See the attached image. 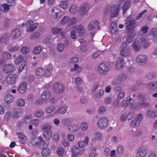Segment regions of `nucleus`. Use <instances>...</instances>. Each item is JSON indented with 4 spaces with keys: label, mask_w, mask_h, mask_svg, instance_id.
<instances>
[{
    "label": "nucleus",
    "mask_w": 157,
    "mask_h": 157,
    "mask_svg": "<svg viewBox=\"0 0 157 157\" xmlns=\"http://www.w3.org/2000/svg\"><path fill=\"white\" fill-rule=\"evenodd\" d=\"M39 138L40 140V147L43 149L41 153L42 155L44 157H47L48 156L49 153H50V150L47 148L48 146V143H46L44 141L41 136H39Z\"/></svg>",
    "instance_id": "obj_1"
},
{
    "label": "nucleus",
    "mask_w": 157,
    "mask_h": 157,
    "mask_svg": "<svg viewBox=\"0 0 157 157\" xmlns=\"http://www.w3.org/2000/svg\"><path fill=\"white\" fill-rule=\"evenodd\" d=\"M109 124V120L105 117H101L98 120L97 123L98 128L100 129H103L106 128Z\"/></svg>",
    "instance_id": "obj_2"
},
{
    "label": "nucleus",
    "mask_w": 157,
    "mask_h": 157,
    "mask_svg": "<svg viewBox=\"0 0 157 157\" xmlns=\"http://www.w3.org/2000/svg\"><path fill=\"white\" fill-rule=\"evenodd\" d=\"M52 88L54 91L58 93H63L65 90V86L60 82L54 83L52 85Z\"/></svg>",
    "instance_id": "obj_3"
},
{
    "label": "nucleus",
    "mask_w": 157,
    "mask_h": 157,
    "mask_svg": "<svg viewBox=\"0 0 157 157\" xmlns=\"http://www.w3.org/2000/svg\"><path fill=\"white\" fill-rule=\"evenodd\" d=\"M136 20L131 16L128 17L125 20V25L126 29L128 30L132 29L136 24Z\"/></svg>",
    "instance_id": "obj_4"
},
{
    "label": "nucleus",
    "mask_w": 157,
    "mask_h": 157,
    "mask_svg": "<svg viewBox=\"0 0 157 157\" xmlns=\"http://www.w3.org/2000/svg\"><path fill=\"white\" fill-rule=\"evenodd\" d=\"M119 5H116L111 7H107L106 9L109 11L110 17H116L118 14V10L119 9Z\"/></svg>",
    "instance_id": "obj_5"
},
{
    "label": "nucleus",
    "mask_w": 157,
    "mask_h": 157,
    "mask_svg": "<svg viewBox=\"0 0 157 157\" xmlns=\"http://www.w3.org/2000/svg\"><path fill=\"white\" fill-rule=\"evenodd\" d=\"M97 70L100 74L105 75L109 71V68L108 64L102 63L98 67Z\"/></svg>",
    "instance_id": "obj_6"
},
{
    "label": "nucleus",
    "mask_w": 157,
    "mask_h": 157,
    "mask_svg": "<svg viewBox=\"0 0 157 157\" xmlns=\"http://www.w3.org/2000/svg\"><path fill=\"white\" fill-rule=\"evenodd\" d=\"M89 5L87 3H84L82 4L79 8L78 12L79 14L82 16L86 13L89 9Z\"/></svg>",
    "instance_id": "obj_7"
},
{
    "label": "nucleus",
    "mask_w": 157,
    "mask_h": 157,
    "mask_svg": "<svg viewBox=\"0 0 157 157\" xmlns=\"http://www.w3.org/2000/svg\"><path fill=\"white\" fill-rule=\"evenodd\" d=\"M26 25L28 27H29L27 29V31L28 32H30L34 31L36 29L38 26V24L36 23L33 24L32 21L29 20L27 22Z\"/></svg>",
    "instance_id": "obj_8"
},
{
    "label": "nucleus",
    "mask_w": 157,
    "mask_h": 157,
    "mask_svg": "<svg viewBox=\"0 0 157 157\" xmlns=\"http://www.w3.org/2000/svg\"><path fill=\"white\" fill-rule=\"evenodd\" d=\"M100 22L98 21H91L88 26V29L89 31H91L94 29H99V24Z\"/></svg>",
    "instance_id": "obj_9"
},
{
    "label": "nucleus",
    "mask_w": 157,
    "mask_h": 157,
    "mask_svg": "<svg viewBox=\"0 0 157 157\" xmlns=\"http://www.w3.org/2000/svg\"><path fill=\"white\" fill-rule=\"evenodd\" d=\"M147 59V57L145 55H140L137 57L136 60L138 63L143 65L145 63Z\"/></svg>",
    "instance_id": "obj_10"
},
{
    "label": "nucleus",
    "mask_w": 157,
    "mask_h": 157,
    "mask_svg": "<svg viewBox=\"0 0 157 157\" xmlns=\"http://www.w3.org/2000/svg\"><path fill=\"white\" fill-rule=\"evenodd\" d=\"M14 67L12 64H7L3 67L4 72L7 74L10 73L14 71Z\"/></svg>",
    "instance_id": "obj_11"
},
{
    "label": "nucleus",
    "mask_w": 157,
    "mask_h": 157,
    "mask_svg": "<svg viewBox=\"0 0 157 157\" xmlns=\"http://www.w3.org/2000/svg\"><path fill=\"white\" fill-rule=\"evenodd\" d=\"M124 62L123 58H120L117 59L116 65V68L117 70L120 71L122 69L124 64Z\"/></svg>",
    "instance_id": "obj_12"
},
{
    "label": "nucleus",
    "mask_w": 157,
    "mask_h": 157,
    "mask_svg": "<svg viewBox=\"0 0 157 157\" xmlns=\"http://www.w3.org/2000/svg\"><path fill=\"white\" fill-rule=\"evenodd\" d=\"M17 78V76L16 75H9L6 78V81L9 84H13L15 82Z\"/></svg>",
    "instance_id": "obj_13"
},
{
    "label": "nucleus",
    "mask_w": 157,
    "mask_h": 157,
    "mask_svg": "<svg viewBox=\"0 0 157 157\" xmlns=\"http://www.w3.org/2000/svg\"><path fill=\"white\" fill-rule=\"evenodd\" d=\"M21 34L20 30L18 29H15L12 31L10 36L12 39H16L19 37Z\"/></svg>",
    "instance_id": "obj_14"
},
{
    "label": "nucleus",
    "mask_w": 157,
    "mask_h": 157,
    "mask_svg": "<svg viewBox=\"0 0 157 157\" xmlns=\"http://www.w3.org/2000/svg\"><path fill=\"white\" fill-rule=\"evenodd\" d=\"M51 11L55 19L59 20L61 17V16H60V13H58L59 10L56 7L53 8Z\"/></svg>",
    "instance_id": "obj_15"
},
{
    "label": "nucleus",
    "mask_w": 157,
    "mask_h": 157,
    "mask_svg": "<svg viewBox=\"0 0 157 157\" xmlns=\"http://www.w3.org/2000/svg\"><path fill=\"white\" fill-rule=\"evenodd\" d=\"M146 153V151L145 147L140 148L137 152L136 156L137 157H144Z\"/></svg>",
    "instance_id": "obj_16"
},
{
    "label": "nucleus",
    "mask_w": 157,
    "mask_h": 157,
    "mask_svg": "<svg viewBox=\"0 0 157 157\" xmlns=\"http://www.w3.org/2000/svg\"><path fill=\"white\" fill-rule=\"evenodd\" d=\"M27 84L26 82H23L19 86L17 90L21 94H23L26 90Z\"/></svg>",
    "instance_id": "obj_17"
},
{
    "label": "nucleus",
    "mask_w": 157,
    "mask_h": 157,
    "mask_svg": "<svg viewBox=\"0 0 157 157\" xmlns=\"http://www.w3.org/2000/svg\"><path fill=\"white\" fill-rule=\"evenodd\" d=\"M42 128L44 132H51V124L49 122H47L44 124L42 126Z\"/></svg>",
    "instance_id": "obj_18"
},
{
    "label": "nucleus",
    "mask_w": 157,
    "mask_h": 157,
    "mask_svg": "<svg viewBox=\"0 0 157 157\" xmlns=\"http://www.w3.org/2000/svg\"><path fill=\"white\" fill-rule=\"evenodd\" d=\"M148 88L150 90L157 89V82L154 81L149 83L147 85Z\"/></svg>",
    "instance_id": "obj_19"
},
{
    "label": "nucleus",
    "mask_w": 157,
    "mask_h": 157,
    "mask_svg": "<svg viewBox=\"0 0 157 157\" xmlns=\"http://www.w3.org/2000/svg\"><path fill=\"white\" fill-rule=\"evenodd\" d=\"M139 41L141 44V46L142 45L144 48H147L149 45L148 40L144 37L141 38L139 39Z\"/></svg>",
    "instance_id": "obj_20"
},
{
    "label": "nucleus",
    "mask_w": 157,
    "mask_h": 157,
    "mask_svg": "<svg viewBox=\"0 0 157 157\" xmlns=\"http://www.w3.org/2000/svg\"><path fill=\"white\" fill-rule=\"evenodd\" d=\"M130 48L121 49L120 51L121 55L123 57L128 56L130 55Z\"/></svg>",
    "instance_id": "obj_21"
},
{
    "label": "nucleus",
    "mask_w": 157,
    "mask_h": 157,
    "mask_svg": "<svg viewBox=\"0 0 157 157\" xmlns=\"http://www.w3.org/2000/svg\"><path fill=\"white\" fill-rule=\"evenodd\" d=\"M89 141L88 136L85 137L84 141H82L78 143V145L79 147L84 148L86 145H87Z\"/></svg>",
    "instance_id": "obj_22"
},
{
    "label": "nucleus",
    "mask_w": 157,
    "mask_h": 157,
    "mask_svg": "<svg viewBox=\"0 0 157 157\" xmlns=\"http://www.w3.org/2000/svg\"><path fill=\"white\" fill-rule=\"evenodd\" d=\"M10 39V36L8 34L5 33L1 37L0 42L2 43H6L9 41Z\"/></svg>",
    "instance_id": "obj_23"
},
{
    "label": "nucleus",
    "mask_w": 157,
    "mask_h": 157,
    "mask_svg": "<svg viewBox=\"0 0 157 157\" xmlns=\"http://www.w3.org/2000/svg\"><path fill=\"white\" fill-rule=\"evenodd\" d=\"M61 123L62 125L66 126L71 124V121L70 118H64L61 120Z\"/></svg>",
    "instance_id": "obj_24"
},
{
    "label": "nucleus",
    "mask_w": 157,
    "mask_h": 157,
    "mask_svg": "<svg viewBox=\"0 0 157 157\" xmlns=\"http://www.w3.org/2000/svg\"><path fill=\"white\" fill-rule=\"evenodd\" d=\"M132 47L136 51H138L140 49L141 44L139 41H135L132 44Z\"/></svg>",
    "instance_id": "obj_25"
},
{
    "label": "nucleus",
    "mask_w": 157,
    "mask_h": 157,
    "mask_svg": "<svg viewBox=\"0 0 157 157\" xmlns=\"http://www.w3.org/2000/svg\"><path fill=\"white\" fill-rule=\"evenodd\" d=\"M131 5V2L129 1H128L124 2L123 7V12L124 13L128 9Z\"/></svg>",
    "instance_id": "obj_26"
},
{
    "label": "nucleus",
    "mask_w": 157,
    "mask_h": 157,
    "mask_svg": "<svg viewBox=\"0 0 157 157\" xmlns=\"http://www.w3.org/2000/svg\"><path fill=\"white\" fill-rule=\"evenodd\" d=\"M72 30L71 31L70 35L72 39H75L76 38L77 36L76 35L77 30V26H73L72 28Z\"/></svg>",
    "instance_id": "obj_27"
},
{
    "label": "nucleus",
    "mask_w": 157,
    "mask_h": 157,
    "mask_svg": "<svg viewBox=\"0 0 157 157\" xmlns=\"http://www.w3.org/2000/svg\"><path fill=\"white\" fill-rule=\"evenodd\" d=\"M127 102L128 108H131L133 106L134 102V100L130 97H128L126 100Z\"/></svg>",
    "instance_id": "obj_28"
},
{
    "label": "nucleus",
    "mask_w": 157,
    "mask_h": 157,
    "mask_svg": "<svg viewBox=\"0 0 157 157\" xmlns=\"http://www.w3.org/2000/svg\"><path fill=\"white\" fill-rule=\"evenodd\" d=\"M111 33L113 34H116L117 33V24L116 23L115 21L112 22L111 24Z\"/></svg>",
    "instance_id": "obj_29"
},
{
    "label": "nucleus",
    "mask_w": 157,
    "mask_h": 157,
    "mask_svg": "<svg viewBox=\"0 0 157 157\" xmlns=\"http://www.w3.org/2000/svg\"><path fill=\"white\" fill-rule=\"evenodd\" d=\"M79 127L76 124H74L72 126H68V129L71 132H75L78 130Z\"/></svg>",
    "instance_id": "obj_30"
},
{
    "label": "nucleus",
    "mask_w": 157,
    "mask_h": 157,
    "mask_svg": "<svg viewBox=\"0 0 157 157\" xmlns=\"http://www.w3.org/2000/svg\"><path fill=\"white\" fill-rule=\"evenodd\" d=\"M10 9L9 5L6 3L1 5L0 6V10L3 12H7Z\"/></svg>",
    "instance_id": "obj_31"
},
{
    "label": "nucleus",
    "mask_w": 157,
    "mask_h": 157,
    "mask_svg": "<svg viewBox=\"0 0 157 157\" xmlns=\"http://www.w3.org/2000/svg\"><path fill=\"white\" fill-rule=\"evenodd\" d=\"M36 74L38 76H43L44 74V70L40 67H38L36 70Z\"/></svg>",
    "instance_id": "obj_32"
},
{
    "label": "nucleus",
    "mask_w": 157,
    "mask_h": 157,
    "mask_svg": "<svg viewBox=\"0 0 157 157\" xmlns=\"http://www.w3.org/2000/svg\"><path fill=\"white\" fill-rule=\"evenodd\" d=\"M40 140L39 138H32L31 141V142L33 145L37 147L39 145H40Z\"/></svg>",
    "instance_id": "obj_33"
},
{
    "label": "nucleus",
    "mask_w": 157,
    "mask_h": 157,
    "mask_svg": "<svg viewBox=\"0 0 157 157\" xmlns=\"http://www.w3.org/2000/svg\"><path fill=\"white\" fill-rule=\"evenodd\" d=\"M136 98L137 100L141 101H146L145 95L143 93H139L137 95Z\"/></svg>",
    "instance_id": "obj_34"
},
{
    "label": "nucleus",
    "mask_w": 157,
    "mask_h": 157,
    "mask_svg": "<svg viewBox=\"0 0 157 157\" xmlns=\"http://www.w3.org/2000/svg\"><path fill=\"white\" fill-rule=\"evenodd\" d=\"M78 32V34L80 36H82L84 34L85 29L83 27L80 25L78 27H77V29Z\"/></svg>",
    "instance_id": "obj_35"
},
{
    "label": "nucleus",
    "mask_w": 157,
    "mask_h": 157,
    "mask_svg": "<svg viewBox=\"0 0 157 157\" xmlns=\"http://www.w3.org/2000/svg\"><path fill=\"white\" fill-rule=\"evenodd\" d=\"M67 107L66 106H62L59 108L57 110H56L55 113H59L60 114H63L65 113L67 110Z\"/></svg>",
    "instance_id": "obj_36"
},
{
    "label": "nucleus",
    "mask_w": 157,
    "mask_h": 157,
    "mask_svg": "<svg viewBox=\"0 0 157 157\" xmlns=\"http://www.w3.org/2000/svg\"><path fill=\"white\" fill-rule=\"evenodd\" d=\"M52 68V67L51 66L49 67L44 70V75L46 77L49 76L51 74Z\"/></svg>",
    "instance_id": "obj_37"
},
{
    "label": "nucleus",
    "mask_w": 157,
    "mask_h": 157,
    "mask_svg": "<svg viewBox=\"0 0 157 157\" xmlns=\"http://www.w3.org/2000/svg\"><path fill=\"white\" fill-rule=\"evenodd\" d=\"M52 136V133L51 132H44L43 137L46 140H50Z\"/></svg>",
    "instance_id": "obj_38"
},
{
    "label": "nucleus",
    "mask_w": 157,
    "mask_h": 157,
    "mask_svg": "<svg viewBox=\"0 0 157 157\" xmlns=\"http://www.w3.org/2000/svg\"><path fill=\"white\" fill-rule=\"evenodd\" d=\"M50 97V93L48 91L44 92L41 95L42 99L45 100L48 99Z\"/></svg>",
    "instance_id": "obj_39"
},
{
    "label": "nucleus",
    "mask_w": 157,
    "mask_h": 157,
    "mask_svg": "<svg viewBox=\"0 0 157 157\" xmlns=\"http://www.w3.org/2000/svg\"><path fill=\"white\" fill-rule=\"evenodd\" d=\"M104 91L102 90H98L95 94V96L97 98H100L102 97L103 95Z\"/></svg>",
    "instance_id": "obj_40"
},
{
    "label": "nucleus",
    "mask_w": 157,
    "mask_h": 157,
    "mask_svg": "<svg viewBox=\"0 0 157 157\" xmlns=\"http://www.w3.org/2000/svg\"><path fill=\"white\" fill-rule=\"evenodd\" d=\"M34 115L39 117H42L44 115V112L41 110H36L34 113Z\"/></svg>",
    "instance_id": "obj_41"
},
{
    "label": "nucleus",
    "mask_w": 157,
    "mask_h": 157,
    "mask_svg": "<svg viewBox=\"0 0 157 157\" xmlns=\"http://www.w3.org/2000/svg\"><path fill=\"white\" fill-rule=\"evenodd\" d=\"M80 150L77 147H73L72 149V152L75 155H81V153L79 152Z\"/></svg>",
    "instance_id": "obj_42"
},
{
    "label": "nucleus",
    "mask_w": 157,
    "mask_h": 157,
    "mask_svg": "<svg viewBox=\"0 0 157 157\" xmlns=\"http://www.w3.org/2000/svg\"><path fill=\"white\" fill-rule=\"evenodd\" d=\"M134 33L133 32H132L128 35L127 38V42L129 43H131L134 39Z\"/></svg>",
    "instance_id": "obj_43"
},
{
    "label": "nucleus",
    "mask_w": 157,
    "mask_h": 157,
    "mask_svg": "<svg viewBox=\"0 0 157 157\" xmlns=\"http://www.w3.org/2000/svg\"><path fill=\"white\" fill-rule=\"evenodd\" d=\"M117 77L118 78L121 82L124 81L127 78V75L124 74H119Z\"/></svg>",
    "instance_id": "obj_44"
},
{
    "label": "nucleus",
    "mask_w": 157,
    "mask_h": 157,
    "mask_svg": "<svg viewBox=\"0 0 157 157\" xmlns=\"http://www.w3.org/2000/svg\"><path fill=\"white\" fill-rule=\"evenodd\" d=\"M30 50V48L27 46L22 47L21 49V52L23 54H25L28 52Z\"/></svg>",
    "instance_id": "obj_45"
},
{
    "label": "nucleus",
    "mask_w": 157,
    "mask_h": 157,
    "mask_svg": "<svg viewBox=\"0 0 157 157\" xmlns=\"http://www.w3.org/2000/svg\"><path fill=\"white\" fill-rule=\"evenodd\" d=\"M4 98L5 101L7 103H10L13 101V97L7 95L5 96Z\"/></svg>",
    "instance_id": "obj_46"
},
{
    "label": "nucleus",
    "mask_w": 157,
    "mask_h": 157,
    "mask_svg": "<svg viewBox=\"0 0 157 157\" xmlns=\"http://www.w3.org/2000/svg\"><path fill=\"white\" fill-rule=\"evenodd\" d=\"M147 115L148 116L154 117L156 116L155 112L154 110H148L147 112Z\"/></svg>",
    "instance_id": "obj_47"
},
{
    "label": "nucleus",
    "mask_w": 157,
    "mask_h": 157,
    "mask_svg": "<svg viewBox=\"0 0 157 157\" xmlns=\"http://www.w3.org/2000/svg\"><path fill=\"white\" fill-rule=\"evenodd\" d=\"M23 60V57L21 55H19L17 57L15 60L16 64H19L21 63Z\"/></svg>",
    "instance_id": "obj_48"
},
{
    "label": "nucleus",
    "mask_w": 157,
    "mask_h": 157,
    "mask_svg": "<svg viewBox=\"0 0 157 157\" xmlns=\"http://www.w3.org/2000/svg\"><path fill=\"white\" fill-rule=\"evenodd\" d=\"M140 124V123L137 121L136 120L134 119L130 123V125L131 127H134L135 126L137 127Z\"/></svg>",
    "instance_id": "obj_49"
},
{
    "label": "nucleus",
    "mask_w": 157,
    "mask_h": 157,
    "mask_svg": "<svg viewBox=\"0 0 157 157\" xmlns=\"http://www.w3.org/2000/svg\"><path fill=\"white\" fill-rule=\"evenodd\" d=\"M25 103V102L23 99L20 98L18 99L17 101V105L19 107L23 106Z\"/></svg>",
    "instance_id": "obj_50"
},
{
    "label": "nucleus",
    "mask_w": 157,
    "mask_h": 157,
    "mask_svg": "<svg viewBox=\"0 0 157 157\" xmlns=\"http://www.w3.org/2000/svg\"><path fill=\"white\" fill-rule=\"evenodd\" d=\"M106 110V107L105 106L102 105L100 106L98 111V113L102 114Z\"/></svg>",
    "instance_id": "obj_51"
},
{
    "label": "nucleus",
    "mask_w": 157,
    "mask_h": 157,
    "mask_svg": "<svg viewBox=\"0 0 157 157\" xmlns=\"http://www.w3.org/2000/svg\"><path fill=\"white\" fill-rule=\"evenodd\" d=\"M95 138L99 141H101L103 139V136L101 133L98 132H96L95 134Z\"/></svg>",
    "instance_id": "obj_52"
},
{
    "label": "nucleus",
    "mask_w": 157,
    "mask_h": 157,
    "mask_svg": "<svg viewBox=\"0 0 157 157\" xmlns=\"http://www.w3.org/2000/svg\"><path fill=\"white\" fill-rule=\"evenodd\" d=\"M64 48V45L61 43H59L57 47V49L59 52H62Z\"/></svg>",
    "instance_id": "obj_53"
},
{
    "label": "nucleus",
    "mask_w": 157,
    "mask_h": 157,
    "mask_svg": "<svg viewBox=\"0 0 157 157\" xmlns=\"http://www.w3.org/2000/svg\"><path fill=\"white\" fill-rule=\"evenodd\" d=\"M60 7L65 9L67 7V1H64L61 2L59 5Z\"/></svg>",
    "instance_id": "obj_54"
},
{
    "label": "nucleus",
    "mask_w": 157,
    "mask_h": 157,
    "mask_svg": "<svg viewBox=\"0 0 157 157\" xmlns=\"http://www.w3.org/2000/svg\"><path fill=\"white\" fill-rule=\"evenodd\" d=\"M57 152L59 157H62L64 153V150L62 148H59L57 150Z\"/></svg>",
    "instance_id": "obj_55"
},
{
    "label": "nucleus",
    "mask_w": 157,
    "mask_h": 157,
    "mask_svg": "<svg viewBox=\"0 0 157 157\" xmlns=\"http://www.w3.org/2000/svg\"><path fill=\"white\" fill-rule=\"evenodd\" d=\"M143 115L141 113L137 114L136 117V118L135 119V120H136L137 121L140 123L141 121L143 119Z\"/></svg>",
    "instance_id": "obj_56"
},
{
    "label": "nucleus",
    "mask_w": 157,
    "mask_h": 157,
    "mask_svg": "<svg viewBox=\"0 0 157 157\" xmlns=\"http://www.w3.org/2000/svg\"><path fill=\"white\" fill-rule=\"evenodd\" d=\"M120 106L121 108H124V109L126 108V107L128 108V105H127V102L126 100H124L122 101L120 104Z\"/></svg>",
    "instance_id": "obj_57"
},
{
    "label": "nucleus",
    "mask_w": 157,
    "mask_h": 157,
    "mask_svg": "<svg viewBox=\"0 0 157 157\" xmlns=\"http://www.w3.org/2000/svg\"><path fill=\"white\" fill-rule=\"evenodd\" d=\"M2 56L3 58L6 59H8L11 57V55L10 53L7 52H5L3 53Z\"/></svg>",
    "instance_id": "obj_58"
},
{
    "label": "nucleus",
    "mask_w": 157,
    "mask_h": 157,
    "mask_svg": "<svg viewBox=\"0 0 157 157\" xmlns=\"http://www.w3.org/2000/svg\"><path fill=\"white\" fill-rule=\"evenodd\" d=\"M124 93L123 92H121L119 93L117 95V99L120 101L123 99L124 98Z\"/></svg>",
    "instance_id": "obj_59"
},
{
    "label": "nucleus",
    "mask_w": 157,
    "mask_h": 157,
    "mask_svg": "<svg viewBox=\"0 0 157 157\" xmlns=\"http://www.w3.org/2000/svg\"><path fill=\"white\" fill-rule=\"evenodd\" d=\"M69 22V17L68 16L64 17L61 21L62 24H65L66 23Z\"/></svg>",
    "instance_id": "obj_60"
},
{
    "label": "nucleus",
    "mask_w": 157,
    "mask_h": 157,
    "mask_svg": "<svg viewBox=\"0 0 157 157\" xmlns=\"http://www.w3.org/2000/svg\"><path fill=\"white\" fill-rule=\"evenodd\" d=\"M40 36V33L37 32H35L31 37V39L32 40H34L37 38H38Z\"/></svg>",
    "instance_id": "obj_61"
},
{
    "label": "nucleus",
    "mask_w": 157,
    "mask_h": 157,
    "mask_svg": "<svg viewBox=\"0 0 157 157\" xmlns=\"http://www.w3.org/2000/svg\"><path fill=\"white\" fill-rule=\"evenodd\" d=\"M41 48L40 46L36 47L33 50V52L36 54H39L41 51Z\"/></svg>",
    "instance_id": "obj_62"
},
{
    "label": "nucleus",
    "mask_w": 157,
    "mask_h": 157,
    "mask_svg": "<svg viewBox=\"0 0 157 157\" xmlns=\"http://www.w3.org/2000/svg\"><path fill=\"white\" fill-rule=\"evenodd\" d=\"M55 108L53 106H50L46 108V112L49 113H51L54 110Z\"/></svg>",
    "instance_id": "obj_63"
},
{
    "label": "nucleus",
    "mask_w": 157,
    "mask_h": 157,
    "mask_svg": "<svg viewBox=\"0 0 157 157\" xmlns=\"http://www.w3.org/2000/svg\"><path fill=\"white\" fill-rule=\"evenodd\" d=\"M81 128L83 131L86 130L88 128V125L85 123H82L81 125Z\"/></svg>",
    "instance_id": "obj_64"
}]
</instances>
